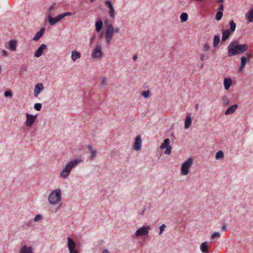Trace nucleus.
<instances>
[{"mask_svg":"<svg viewBox=\"0 0 253 253\" xmlns=\"http://www.w3.org/2000/svg\"><path fill=\"white\" fill-rule=\"evenodd\" d=\"M220 41V37L218 35H215L214 37L213 45L214 47H216L218 45Z\"/></svg>","mask_w":253,"mask_h":253,"instance_id":"nucleus-25","label":"nucleus"},{"mask_svg":"<svg viewBox=\"0 0 253 253\" xmlns=\"http://www.w3.org/2000/svg\"><path fill=\"white\" fill-rule=\"evenodd\" d=\"M232 84V81L230 78H225L224 81V87L228 90Z\"/></svg>","mask_w":253,"mask_h":253,"instance_id":"nucleus-24","label":"nucleus"},{"mask_svg":"<svg viewBox=\"0 0 253 253\" xmlns=\"http://www.w3.org/2000/svg\"><path fill=\"white\" fill-rule=\"evenodd\" d=\"M119 31H120L119 28L117 27V28H116L115 29H114V33H118L119 32Z\"/></svg>","mask_w":253,"mask_h":253,"instance_id":"nucleus-49","label":"nucleus"},{"mask_svg":"<svg viewBox=\"0 0 253 253\" xmlns=\"http://www.w3.org/2000/svg\"><path fill=\"white\" fill-rule=\"evenodd\" d=\"M82 162V160L81 159H75L70 161L61 171L60 176L62 178H67L70 173L72 169L75 168Z\"/></svg>","mask_w":253,"mask_h":253,"instance_id":"nucleus-2","label":"nucleus"},{"mask_svg":"<svg viewBox=\"0 0 253 253\" xmlns=\"http://www.w3.org/2000/svg\"><path fill=\"white\" fill-rule=\"evenodd\" d=\"M42 219V215L40 214H38L36 215L34 219V220L35 222H38V221L41 220Z\"/></svg>","mask_w":253,"mask_h":253,"instance_id":"nucleus-36","label":"nucleus"},{"mask_svg":"<svg viewBox=\"0 0 253 253\" xmlns=\"http://www.w3.org/2000/svg\"><path fill=\"white\" fill-rule=\"evenodd\" d=\"M241 65L239 68V72H241L243 71V69L245 67V65L246 64V61H247V58L245 56H242L241 57Z\"/></svg>","mask_w":253,"mask_h":253,"instance_id":"nucleus-22","label":"nucleus"},{"mask_svg":"<svg viewBox=\"0 0 253 253\" xmlns=\"http://www.w3.org/2000/svg\"><path fill=\"white\" fill-rule=\"evenodd\" d=\"M62 19V18L60 16V15H58L57 16L53 17V18H50L49 19V22L50 25H53L56 24L57 22L59 21Z\"/></svg>","mask_w":253,"mask_h":253,"instance_id":"nucleus-19","label":"nucleus"},{"mask_svg":"<svg viewBox=\"0 0 253 253\" xmlns=\"http://www.w3.org/2000/svg\"><path fill=\"white\" fill-rule=\"evenodd\" d=\"M193 164V159L188 158L181 165L180 172L182 175H187L189 173V169Z\"/></svg>","mask_w":253,"mask_h":253,"instance_id":"nucleus-4","label":"nucleus"},{"mask_svg":"<svg viewBox=\"0 0 253 253\" xmlns=\"http://www.w3.org/2000/svg\"><path fill=\"white\" fill-rule=\"evenodd\" d=\"M105 4L108 6V8H109V10L114 8L112 3L109 0L105 1Z\"/></svg>","mask_w":253,"mask_h":253,"instance_id":"nucleus-37","label":"nucleus"},{"mask_svg":"<svg viewBox=\"0 0 253 253\" xmlns=\"http://www.w3.org/2000/svg\"><path fill=\"white\" fill-rule=\"evenodd\" d=\"M248 19L249 22H253V8L249 11Z\"/></svg>","mask_w":253,"mask_h":253,"instance_id":"nucleus-30","label":"nucleus"},{"mask_svg":"<svg viewBox=\"0 0 253 253\" xmlns=\"http://www.w3.org/2000/svg\"><path fill=\"white\" fill-rule=\"evenodd\" d=\"M102 253H109V252L107 250H104Z\"/></svg>","mask_w":253,"mask_h":253,"instance_id":"nucleus-53","label":"nucleus"},{"mask_svg":"<svg viewBox=\"0 0 253 253\" xmlns=\"http://www.w3.org/2000/svg\"><path fill=\"white\" fill-rule=\"evenodd\" d=\"M67 240V247L69 250V253H79V251L75 248L76 247V244L73 240L70 237H68Z\"/></svg>","mask_w":253,"mask_h":253,"instance_id":"nucleus-7","label":"nucleus"},{"mask_svg":"<svg viewBox=\"0 0 253 253\" xmlns=\"http://www.w3.org/2000/svg\"><path fill=\"white\" fill-rule=\"evenodd\" d=\"M163 142H170V141L169 138H167L164 140Z\"/></svg>","mask_w":253,"mask_h":253,"instance_id":"nucleus-52","label":"nucleus"},{"mask_svg":"<svg viewBox=\"0 0 253 253\" xmlns=\"http://www.w3.org/2000/svg\"><path fill=\"white\" fill-rule=\"evenodd\" d=\"M223 16V12L221 11H218L215 15V19L217 21L220 20Z\"/></svg>","mask_w":253,"mask_h":253,"instance_id":"nucleus-28","label":"nucleus"},{"mask_svg":"<svg viewBox=\"0 0 253 253\" xmlns=\"http://www.w3.org/2000/svg\"><path fill=\"white\" fill-rule=\"evenodd\" d=\"M224 0H217V3H221V2H223Z\"/></svg>","mask_w":253,"mask_h":253,"instance_id":"nucleus-56","label":"nucleus"},{"mask_svg":"<svg viewBox=\"0 0 253 253\" xmlns=\"http://www.w3.org/2000/svg\"><path fill=\"white\" fill-rule=\"evenodd\" d=\"M49 203L53 205H56L61 201V190L59 189L52 191L48 197Z\"/></svg>","mask_w":253,"mask_h":253,"instance_id":"nucleus-3","label":"nucleus"},{"mask_svg":"<svg viewBox=\"0 0 253 253\" xmlns=\"http://www.w3.org/2000/svg\"><path fill=\"white\" fill-rule=\"evenodd\" d=\"M205 56L204 54L200 55V59L201 61H203L204 59Z\"/></svg>","mask_w":253,"mask_h":253,"instance_id":"nucleus-50","label":"nucleus"},{"mask_svg":"<svg viewBox=\"0 0 253 253\" xmlns=\"http://www.w3.org/2000/svg\"><path fill=\"white\" fill-rule=\"evenodd\" d=\"M192 123V120L189 115H187L185 120L184 127L185 128H188Z\"/></svg>","mask_w":253,"mask_h":253,"instance_id":"nucleus-23","label":"nucleus"},{"mask_svg":"<svg viewBox=\"0 0 253 253\" xmlns=\"http://www.w3.org/2000/svg\"><path fill=\"white\" fill-rule=\"evenodd\" d=\"M102 56L101 46L99 45L96 46L92 54L93 58H99Z\"/></svg>","mask_w":253,"mask_h":253,"instance_id":"nucleus-11","label":"nucleus"},{"mask_svg":"<svg viewBox=\"0 0 253 253\" xmlns=\"http://www.w3.org/2000/svg\"><path fill=\"white\" fill-rule=\"evenodd\" d=\"M195 108H196V110H197V109H198V104H197V105H196Z\"/></svg>","mask_w":253,"mask_h":253,"instance_id":"nucleus-58","label":"nucleus"},{"mask_svg":"<svg viewBox=\"0 0 253 253\" xmlns=\"http://www.w3.org/2000/svg\"><path fill=\"white\" fill-rule=\"evenodd\" d=\"M55 6V3H53L48 8V10L49 12H51V11L54 8Z\"/></svg>","mask_w":253,"mask_h":253,"instance_id":"nucleus-45","label":"nucleus"},{"mask_svg":"<svg viewBox=\"0 0 253 253\" xmlns=\"http://www.w3.org/2000/svg\"><path fill=\"white\" fill-rule=\"evenodd\" d=\"M109 14H110V16L111 17V18H114V16H115V10H114V9H111L110 10H109Z\"/></svg>","mask_w":253,"mask_h":253,"instance_id":"nucleus-42","label":"nucleus"},{"mask_svg":"<svg viewBox=\"0 0 253 253\" xmlns=\"http://www.w3.org/2000/svg\"><path fill=\"white\" fill-rule=\"evenodd\" d=\"M43 86L42 84L39 83L35 87L34 89V95L35 96H38L40 92L43 90Z\"/></svg>","mask_w":253,"mask_h":253,"instance_id":"nucleus-13","label":"nucleus"},{"mask_svg":"<svg viewBox=\"0 0 253 253\" xmlns=\"http://www.w3.org/2000/svg\"><path fill=\"white\" fill-rule=\"evenodd\" d=\"M229 25L230 26V31L233 33L235 30L236 24L233 21H231L229 23Z\"/></svg>","mask_w":253,"mask_h":253,"instance_id":"nucleus-26","label":"nucleus"},{"mask_svg":"<svg viewBox=\"0 0 253 253\" xmlns=\"http://www.w3.org/2000/svg\"><path fill=\"white\" fill-rule=\"evenodd\" d=\"M249 46L247 44H239L236 41L231 42L228 47V55L232 56L240 54L248 50Z\"/></svg>","mask_w":253,"mask_h":253,"instance_id":"nucleus-1","label":"nucleus"},{"mask_svg":"<svg viewBox=\"0 0 253 253\" xmlns=\"http://www.w3.org/2000/svg\"><path fill=\"white\" fill-rule=\"evenodd\" d=\"M44 28L42 27V28L39 31V33H41V34L42 35H43V33L44 32Z\"/></svg>","mask_w":253,"mask_h":253,"instance_id":"nucleus-48","label":"nucleus"},{"mask_svg":"<svg viewBox=\"0 0 253 253\" xmlns=\"http://www.w3.org/2000/svg\"><path fill=\"white\" fill-rule=\"evenodd\" d=\"M4 95L6 97H11L12 96V92L10 90H7L4 92Z\"/></svg>","mask_w":253,"mask_h":253,"instance_id":"nucleus-39","label":"nucleus"},{"mask_svg":"<svg viewBox=\"0 0 253 253\" xmlns=\"http://www.w3.org/2000/svg\"><path fill=\"white\" fill-rule=\"evenodd\" d=\"M81 55L79 52L76 50L72 51L71 58L73 61H76L77 59H79L81 57Z\"/></svg>","mask_w":253,"mask_h":253,"instance_id":"nucleus-21","label":"nucleus"},{"mask_svg":"<svg viewBox=\"0 0 253 253\" xmlns=\"http://www.w3.org/2000/svg\"><path fill=\"white\" fill-rule=\"evenodd\" d=\"M141 139L140 135L137 136L135 138L134 142H141Z\"/></svg>","mask_w":253,"mask_h":253,"instance_id":"nucleus-44","label":"nucleus"},{"mask_svg":"<svg viewBox=\"0 0 253 253\" xmlns=\"http://www.w3.org/2000/svg\"><path fill=\"white\" fill-rule=\"evenodd\" d=\"M96 31L100 32L103 28V22L100 18H98L95 23Z\"/></svg>","mask_w":253,"mask_h":253,"instance_id":"nucleus-15","label":"nucleus"},{"mask_svg":"<svg viewBox=\"0 0 253 253\" xmlns=\"http://www.w3.org/2000/svg\"><path fill=\"white\" fill-rule=\"evenodd\" d=\"M2 54L4 56H7L8 55L7 52L4 50H3L2 51Z\"/></svg>","mask_w":253,"mask_h":253,"instance_id":"nucleus-47","label":"nucleus"},{"mask_svg":"<svg viewBox=\"0 0 253 253\" xmlns=\"http://www.w3.org/2000/svg\"><path fill=\"white\" fill-rule=\"evenodd\" d=\"M42 35L41 34V33H39L38 32L37 33V34L35 36L33 40L36 41H38L42 37Z\"/></svg>","mask_w":253,"mask_h":253,"instance_id":"nucleus-33","label":"nucleus"},{"mask_svg":"<svg viewBox=\"0 0 253 253\" xmlns=\"http://www.w3.org/2000/svg\"><path fill=\"white\" fill-rule=\"evenodd\" d=\"M106 30L105 33V38L107 42L109 43L113 38L114 33V28L113 25L111 24H108L106 26Z\"/></svg>","mask_w":253,"mask_h":253,"instance_id":"nucleus-5","label":"nucleus"},{"mask_svg":"<svg viewBox=\"0 0 253 253\" xmlns=\"http://www.w3.org/2000/svg\"><path fill=\"white\" fill-rule=\"evenodd\" d=\"M36 116L27 114L26 125L27 126H31L36 121Z\"/></svg>","mask_w":253,"mask_h":253,"instance_id":"nucleus-10","label":"nucleus"},{"mask_svg":"<svg viewBox=\"0 0 253 253\" xmlns=\"http://www.w3.org/2000/svg\"><path fill=\"white\" fill-rule=\"evenodd\" d=\"M222 230H224V231H226V226H225V225H224V226H223L222 227Z\"/></svg>","mask_w":253,"mask_h":253,"instance_id":"nucleus-55","label":"nucleus"},{"mask_svg":"<svg viewBox=\"0 0 253 253\" xmlns=\"http://www.w3.org/2000/svg\"><path fill=\"white\" fill-rule=\"evenodd\" d=\"M220 236V234L219 232H215L211 235V239H213L215 238H219Z\"/></svg>","mask_w":253,"mask_h":253,"instance_id":"nucleus-34","label":"nucleus"},{"mask_svg":"<svg viewBox=\"0 0 253 253\" xmlns=\"http://www.w3.org/2000/svg\"><path fill=\"white\" fill-rule=\"evenodd\" d=\"M141 143H134L132 148L136 151H139L141 148Z\"/></svg>","mask_w":253,"mask_h":253,"instance_id":"nucleus-29","label":"nucleus"},{"mask_svg":"<svg viewBox=\"0 0 253 253\" xmlns=\"http://www.w3.org/2000/svg\"><path fill=\"white\" fill-rule=\"evenodd\" d=\"M180 19L181 21H186L188 19V15L186 13H182L180 15Z\"/></svg>","mask_w":253,"mask_h":253,"instance_id":"nucleus-31","label":"nucleus"},{"mask_svg":"<svg viewBox=\"0 0 253 253\" xmlns=\"http://www.w3.org/2000/svg\"><path fill=\"white\" fill-rule=\"evenodd\" d=\"M87 149L90 153V155L89 156L90 159L93 160L96 156L97 150V148L92 145H88L87 146Z\"/></svg>","mask_w":253,"mask_h":253,"instance_id":"nucleus-9","label":"nucleus"},{"mask_svg":"<svg viewBox=\"0 0 253 253\" xmlns=\"http://www.w3.org/2000/svg\"><path fill=\"white\" fill-rule=\"evenodd\" d=\"M223 156V152L222 151H219L216 154L215 158L217 160H219L222 159Z\"/></svg>","mask_w":253,"mask_h":253,"instance_id":"nucleus-27","label":"nucleus"},{"mask_svg":"<svg viewBox=\"0 0 253 253\" xmlns=\"http://www.w3.org/2000/svg\"><path fill=\"white\" fill-rule=\"evenodd\" d=\"M150 229L151 227L150 226H143L137 230L135 235L136 237L146 236L148 234Z\"/></svg>","mask_w":253,"mask_h":253,"instance_id":"nucleus-6","label":"nucleus"},{"mask_svg":"<svg viewBox=\"0 0 253 253\" xmlns=\"http://www.w3.org/2000/svg\"><path fill=\"white\" fill-rule=\"evenodd\" d=\"M223 8H224L223 5L221 4L219 5V10L218 11H221L222 12L223 10Z\"/></svg>","mask_w":253,"mask_h":253,"instance_id":"nucleus-46","label":"nucleus"},{"mask_svg":"<svg viewBox=\"0 0 253 253\" xmlns=\"http://www.w3.org/2000/svg\"><path fill=\"white\" fill-rule=\"evenodd\" d=\"M17 41L10 40L9 42V49L11 51H15L16 49Z\"/></svg>","mask_w":253,"mask_h":253,"instance_id":"nucleus-20","label":"nucleus"},{"mask_svg":"<svg viewBox=\"0 0 253 253\" xmlns=\"http://www.w3.org/2000/svg\"><path fill=\"white\" fill-rule=\"evenodd\" d=\"M141 94L145 98H147L150 96V91L148 90H147L143 91Z\"/></svg>","mask_w":253,"mask_h":253,"instance_id":"nucleus-35","label":"nucleus"},{"mask_svg":"<svg viewBox=\"0 0 253 253\" xmlns=\"http://www.w3.org/2000/svg\"><path fill=\"white\" fill-rule=\"evenodd\" d=\"M45 49H46V45L45 44H42L36 51L34 54L35 56L36 57H40L42 55L43 50Z\"/></svg>","mask_w":253,"mask_h":253,"instance_id":"nucleus-12","label":"nucleus"},{"mask_svg":"<svg viewBox=\"0 0 253 253\" xmlns=\"http://www.w3.org/2000/svg\"><path fill=\"white\" fill-rule=\"evenodd\" d=\"M247 56H248V57L249 59L252 57V55L251 54H249V53L247 54Z\"/></svg>","mask_w":253,"mask_h":253,"instance_id":"nucleus-57","label":"nucleus"},{"mask_svg":"<svg viewBox=\"0 0 253 253\" xmlns=\"http://www.w3.org/2000/svg\"><path fill=\"white\" fill-rule=\"evenodd\" d=\"M105 83H106V79L104 78V79L102 80V82H101V84H103V85H104V84H105Z\"/></svg>","mask_w":253,"mask_h":253,"instance_id":"nucleus-51","label":"nucleus"},{"mask_svg":"<svg viewBox=\"0 0 253 253\" xmlns=\"http://www.w3.org/2000/svg\"><path fill=\"white\" fill-rule=\"evenodd\" d=\"M166 227V225L165 224H163V225H162L160 227V233H159V234L160 235L162 234L163 232L164 231V230H165Z\"/></svg>","mask_w":253,"mask_h":253,"instance_id":"nucleus-41","label":"nucleus"},{"mask_svg":"<svg viewBox=\"0 0 253 253\" xmlns=\"http://www.w3.org/2000/svg\"><path fill=\"white\" fill-rule=\"evenodd\" d=\"M231 33H232L230 31V30L229 29L223 30L222 31V41L223 42L225 41L229 38Z\"/></svg>","mask_w":253,"mask_h":253,"instance_id":"nucleus-18","label":"nucleus"},{"mask_svg":"<svg viewBox=\"0 0 253 253\" xmlns=\"http://www.w3.org/2000/svg\"><path fill=\"white\" fill-rule=\"evenodd\" d=\"M210 48V46L208 43H206L204 45V50L205 51H207Z\"/></svg>","mask_w":253,"mask_h":253,"instance_id":"nucleus-43","label":"nucleus"},{"mask_svg":"<svg viewBox=\"0 0 253 253\" xmlns=\"http://www.w3.org/2000/svg\"><path fill=\"white\" fill-rule=\"evenodd\" d=\"M223 104L224 105H228L229 103V100L226 96H223L222 98Z\"/></svg>","mask_w":253,"mask_h":253,"instance_id":"nucleus-32","label":"nucleus"},{"mask_svg":"<svg viewBox=\"0 0 253 253\" xmlns=\"http://www.w3.org/2000/svg\"><path fill=\"white\" fill-rule=\"evenodd\" d=\"M160 149L165 154L169 155L171 153V147L169 145V143H162L160 146Z\"/></svg>","mask_w":253,"mask_h":253,"instance_id":"nucleus-8","label":"nucleus"},{"mask_svg":"<svg viewBox=\"0 0 253 253\" xmlns=\"http://www.w3.org/2000/svg\"><path fill=\"white\" fill-rule=\"evenodd\" d=\"M62 19H63L64 17H65L66 16H70L72 15V13L69 12H67L64 13H62L60 14Z\"/></svg>","mask_w":253,"mask_h":253,"instance_id":"nucleus-40","label":"nucleus"},{"mask_svg":"<svg viewBox=\"0 0 253 253\" xmlns=\"http://www.w3.org/2000/svg\"><path fill=\"white\" fill-rule=\"evenodd\" d=\"M238 105L234 104L232 106H230L228 108V109L226 110L225 112V114L227 115L229 114H233L238 108Z\"/></svg>","mask_w":253,"mask_h":253,"instance_id":"nucleus-14","label":"nucleus"},{"mask_svg":"<svg viewBox=\"0 0 253 253\" xmlns=\"http://www.w3.org/2000/svg\"><path fill=\"white\" fill-rule=\"evenodd\" d=\"M19 253H33L32 248L24 245L20 250Z\"/></svg>","mask_w":253,"mask_h":253,"instance_id":"nucleus-17","label":"nucleus"},{"mask_svg":"<svg viewBox=\"0 0 253 253\" xmlns=\"http://www.w3.org/2000/svg\"><path fill=\"white\" fill-rule=\"evenodd\" d=\"M94 0H90V1H91V2H92V1H93Z\"/></svg>","mask_w":253,"mask_h":253,"instance_id":"nucleus-59","label":"nucleus"},{"mask_svg":"<svg viewBox=\"0 0 253 253\" xmlns=\"http://www.w3.org/2000/svg\"><path fill=\"white\" fill-rule=\"evenodd\" d=\"M137 58V55H134L133 57V60H135Z\"/></svg>","mask_w":253,"mask_h":253,"instance_id":"nucleus-54","label":"nucleus"},{"mask_svg":"<svg viewBox=\"0 0 253 253\" xmlns=\"http://www.w3.org/2000/svg\"><path fill=\"white\" fill-rule=\"evenodd\" d=\"M34 108L37 111H40L42 108V104L40 103H36L34 105Z\"/></svg>","mask_w":253,"mask_h":253,"instance_id":"nucleus-38","label":"nucleus"},{"mask_svg":"<svg viewBox=\"0 0 253 253\" xmlns=\"http://www.w3.org/2000/svg\"><path fill=\"white\" fill-rule=\"evenodd\" d=\"M209 248V246L207 242H203L200 245V250L203 253H208Z\"/></svg>","mask_w":253,"mask_h":253,"instance_id":"nucleus-16","label":"nucleus"}]
</instances>
